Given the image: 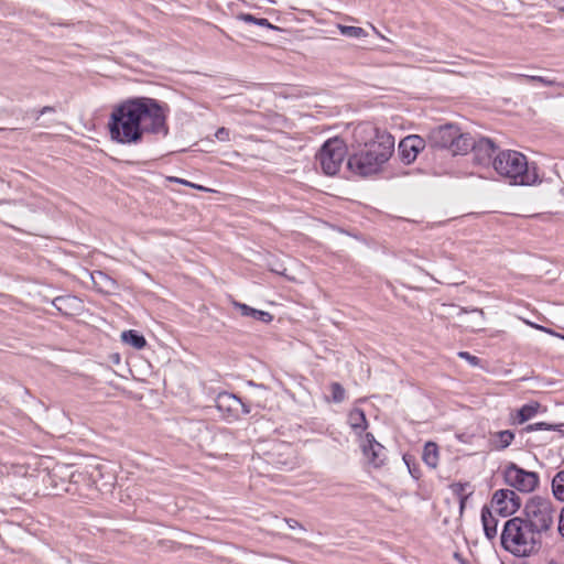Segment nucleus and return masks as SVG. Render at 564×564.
Here are the masks:
<instances>
[{"label":"nucleus","mask_w":564,"mask_h":564,"mask_svg":"<svg viewBox=\"0 0 564 564\" xmlns=\"http://www.w3.org/2000/svg\"><path fill=\"white\" fill-rule=\"evenodd\" d=\"M215 138L218 141L228 142L230 140V131H229V129H227L225 127H221V128L217 129V131L215 132Z\"/></svg>","instance_id":"33"},{"label":"nucleus","mask_w":564,"mask_h":564,"mask_svg":"<svg viewBox=\"0 0 564 564\" xmlns=\"http://www.w3.org/2000/svg\"><path fill=\"white\" fill-rule=\"evenodd\" d=\"M425 147V139L419 134H410L403 138L398 145V154L401 162L406 165L413 163Z\"/></svg>","instance_id":"12"},{"label":"nucleus","mask_w":564,"mask_h":564,"mask_svg":"<svg viewBox=\"0 0 564 564\" xmlns=\"http://www.w3.org/2000/svg\"><path fill=\"white\" fill-rule=\"evenodd\" d=\"M562 426H563V424H551V423H546V422H538V423L527 425L522 430V432L531 433L534 431H542V430L543 431H558V432L563 433V435H564V432L561 430Z\"/></svg>","instance_id":"29"},{"label":"nucleus","mask_w":564,"mask_h":564,"mask_svg":"<svg viewBox=\"0 0 564 564\" xmlns=\"http://www.w3.org/2000/svg\"><path fill=\"white\" fill-rule=\"evenodd\" d=\"M271 270H272V272H275V273H278V274H284L282 271H280V270H278V269H271Z\"/></svg>","instance_id":"43"},{"label":"nucleus","mask_w":564,"mask_h":564,"mask_svg":"<svg viewBox=\"0 0 564 564\" xmlns=\"http://www.w3.org/2000/svg\"><path fill=\"white\" fill-rule=\"evenodd\" d=\"M492 167L511 185L529 186L540 182L538 167L530 164L527 156L516 150H501L492 160Z\"/></svg>","instance_id":"4"},{"label":"nucleus","mask_w":564,"mask_h":564,"mask_svg":"<svg viewBox=\"0 0 564 564\" xmlns=\"http://www.w3.org/2000/svg\"><path fill=\"white\" fill-rule=\"evenodd\" d=\"M423 462L431 468H435L438 464V447L434 442H427L424 445Z\"/></svg>","instance_id":"22"},{"label":"nucleus","mask_w":564,"mask_h":564,"mask_svg":"<svg viewBox=\"0 0 564 564\" xmlns=\"http://www.w3.org/2000/svg\"><path fill=\"white\" fill-rule=\"evenodd\" d=\"M90 275L95 286L100 292L108 293L116 285V281L102 271H95Z\"/></svg>","instance_id":"21"},{"label":"nucleus","mask_w":564,"mask_h":564,"mask_svg":"<svg viewBox=\"0 0 564 564\" xmlns=\"http://www.w3.org/2000/svg\"><path fill=\"white\" fill-rule=\"evenodd\" d=\"M265 456L267 462L278 469H289L293 466L292 448L289 444H275Z\"/></svg>","instance_id":"15"},{"label":"nucleus","mask_w":564,"mask_h":564,"mask_svg":"<svg viewBox=\"0 0 564 564\" xmlns=\"http://www.w3.org/2000/svg\"><path fill=\"white\" fill-rule=\"evenodd\" d=\"M375 131V139L347 159V169L356 175L367 177L379 173L394 151V137L379 129Z\"/></svg>","instance_id":"1"},{"label":"nucleus","mask_w":564,"mask_h":564,"mask_svg":"<svg viewBox=\"0 0 564 564\" xmlns=\"http://www.w3.org/2000/svg\"><path fill=\"white\" fill-rule=\"evenodd\" d=\"M122 343L135 348L142 349L147 346L145 337L135 329H129L121 333Z\"/></svg>","instance_id":"20"},{"label":"nucleus","mask_w":564,"mask_h":564,"mask_svg":"<svg viewBox=\"0 0 564 564\" xmlns=\"http://www.w3.org/2000/svg\"><path fill=\"white\" fill-rule=\"evenodd\" d=\"M469 143L471 144L468 147V152L471 151L474 162L481 166H492L494 158L501 151L489 138L475 140L469 133Z\"/></svg>","instance_id":"11"},{"label":"nucleus","mask_w":564,"mask_h":564,"mask_svg":"<svg viewBox=\"0 0 564 564\" xmlns=\"http://www.w3.org/2000/svg\"><path fill=\"white\" fill-rule=\"evenodd\" d=\"M79 477H82V474L72 473L70 474V481L72 482H77Z\"/></svg>","instance_id":"40"},{"label":"nucleus","mask_w":564,"mask_h":564,"mask_svg":"<svg viewBox=\"0 0 564 564\" xmlns=\"http://www.w3.org/2000/svg\"><path fill=\"white\" fill-rule=\"evenodd\" d=\"M454 557L460 563V564H469L467 560H465L459 553H455Z\"/></svg>","instance_id":"39"},{"label":"nucleus","mask_w":564,"mask_h":564,"mask_svg":"<svg viewBox=\"0 0 564 564\" xmlns=\"http://www.w3.org/2000/svg\"><path fill=\"white\" fill-rule=\"evenodd\" d=\"M361 449L368 462L375 467H380L386 460V448L376 441L372 433H366Z\"/></svg>","instance_id":"14"},{"label":"nucleus","mask_w":564,"mask_h":564,"mask_svg":"<svg viewBox=\"0 0 564 564\" xmlns=\"http://www.w3.org/2000/svg\"><path fill=\"white\" fill-rule=\"evenodd\" d=\"M107 129L110 140L115 143L138 145L143 142L127 99L112 108L107 122Z\"/></svg>","instance_id":"5"},{"label":"nucleus","mask_w":564,"mask_h":564,"mask_svg":"<svg viewBox=\"0 0 564 564\" xmlns=\"http://www.w3.org/2000/svg\"><path fill=\"white\" fill-rule=\"evenodd\" d=\"M502 475L506 485L523 494L534 491L540 484L538 473L525 470L512 462L506 465Z\"/></svg>","instance_id":"9"},{"label":"nucleus","mask_w":564,"mask_h":564,"mask_svg":"<svg viewBox=\"0 0 564 564\" xmlns=\"http://www.w3.org/2000/svg\"><path fill=\"white\" fill-rule=\"evenodd\" d=\"M480 518L485 536L489 541L495 540L498 533V519L495 517L489 506L485 505L481 508Z\"/></svg>","instance_id":"17"},{"label":"nucleus","mask_w":564,"mask_h":564,"mask_svg":"<svg viewBox=\"0 0 564 564\" xmlns=\"http://www.w3.org/2000/svg\"><path fill=\"white\" fill-rule=\"evenodd\" d=\"M521 506L520 496L512 489H498L490 500V509H495V512L503 518L514 514Z\"/></svg>","instance_id":"10"},{"label":"nucleus","mask_w":564,"mask_h":564,"mask_svg":"<svg viewBox=\"0 0 564 564\" xmlns=\"http://www.w3.org/2000/svg\"><path fill=\"white\" fill-rule=\"evenodd\" d=\"M238 402L239 397L234 393L223 391L215 399V406L221 413L227 422L238 421Z\"/></svg>","instance_id":"13"},{"label":"nucleus","mask_w":564,"mask_h":564,"mask_svg":"<svg viewBox=\"0 0 564 564\" xmlns=\"http://www.w3.org/2000/svg\"><path fill=\"white\" fill-rule=\"evenodd\" d=\"M348 424L356 435L361 436L368 427V420L366 417L365 411L359 408L352 409L348 413Z\"/></svg>","instance_id":"19"},{"label":"nucleus","mask_w":564,"mask_h":564,"mask_svg":"<svg viewBox=\"0 0 564 564\" xmlns=\"http://www.w3.org/2000/svg\"><path fill=\"white\" fill-rule=\"evenodd\" d=\"M458 356L460 358L465 359L466 361H468V364L471 366L480 365V359L477 356L469 354L468 351H460V352H458Z\"/></svg>","instance_id":"34"},{"label":"nucleus","mask_w":564,"mask_h":564,"mask_svg":"<svg viewBox=\"0 0 564 564\" xmlns=\"http://www.w3.org/2000/svg\"><path fill=\"white\" fill-rule=\"evenodd\" d=\"M551 488L554 498L564 502V470H560L555 474L552 479Z\"/></svg>","instance_id":"25"},{"label":"nucleus","mask_w":564,"mask_h":564,"mask_svg":"<svg viewBox=\"0 0 564 564\" xmlns=\"http://www.w3.org/2000/svg\"><path fill=\"white\" fill-rule=\"evenodd\" d=\"M555 509L549 498L532 496L521 510L523 518L539 534L546 533L554 523Z\"/></svg>","instance_id":"7"},{"label":"nucleus","mask_w":564,"mask_h":564,"mask_svg":"<svg viewBox=\"0 0 564 564\" xmlns=\"http://www.w3.org/2000/svg\"><path fill=\"white\" fill-rule=\"evenodd\" d=\"M516 77L520 82L525 80V82H530V83H540L546 87H552V86H563L564 87V85L562 83L557 82L556 79H552V78L544 77V76L518 74V75H516Z\"/></svg>","instance_id":"26"},{"label":"nucleus","mask_w":564,"mask_h":564,"mask_svg":"<svg viewBox=\"0 0 564 564\" xmlns=\"http://www.w3.org/2000/svg\"><path fill=\"white\" fill-rule=\"evenodd\" d=\"M501 547L516 557H530L542 550V535L521 516L508 519L500 534Z\"/></svg>","instance_id":"3"},{"label":"nucleus","mask_w":564,"mask_h":564,"mask_svg":"<svg viewBox=\"0 0 564 564\" xmlns=\"http://www.w3.org/2000/svg\"><path fill=\"white\" fill-rule=\"evenodd\" d=\"M251 412V406L249 403L242 401V399L239 398V402H238V420H240L241 417L250 414Z\"/></svg>","instance_id":"32"},{"label":"nucleus","mask_w":564,"mask_h":564,"mask_svg":"<svg viewBox=\"0 0 564 564\" xmlns=\"http://www.w3.org/2000/svg\"><path fill=\"white\" fill-rule=\"evenodd\" d=\"M48 112H55V108L53 106H44L43 108L36 111L35 119L39 120L41 116Z\"/></svg>","instance_id":"36"},{"label":"nucleus","mask_w":564,"mask_h":564,"mask_svg":"<svg viewBox=\"0 0 564 564\" xmlns=\"http://www.w3.org/2000/svg\"><path fill=\"white\" fill-rule=\"evenodd\" d=\"M127 100L143 141L148 134L169 135L167 117L171 109L166 102L145 96L129 97Z\"/></svg>","instance_id":"2"},{"label":"nucleus","mask_w":564,"mask_h":564,"mask_svg":"<svg viewBox=\"0 0 564 564\" xmlns=\"http://www.w3.org/2000/svg\"><path fill=\"white\" fill-rule=\"evenodd\" d=\"M347 152L346 142L339 137H334L322 144L315 159L325 175L334 176L339 172Z\"/></svg>","instance_id":"8"},{"label":"nucleus","mask_w":564,"mask_h":564,"mask_svg":"<svg viewBox=\"0 0 564 564\" xmlns=\"http://www.w3.org/2000/svg\"><path fill=\"white\" fill-rule=\"evenodd\" d=\"M285 521L290 529H296V528L303 529L302 524L295 519L290 518V519H285Z\"/></svg>","instance_id":"38"},{"label":"nucleus","mask_w":564,"mask_h":564,"mask_svg":"<svg viewBox=\"0 0 564 564\" xmlns=\"http://www.w3.org/2000/svg\"><path fill=\"white\" fill-rule=\"evenodd\" d=\"M340 34L347 37L360 39L367 35V32L360 26H350L339 24Z\"/></svg>","instance_id":"30"},{"label":"nucleus","mask_w":564,"mask_h":564,"mask_svg":"<svg viewBox=\"0 0 564 564\" xmlns=\"http://www.w3.org/2000/svg\"><path fill=\"white\" fill-rule=\"evenodd\" d=\"M408 469H409V473H411L413 475L411 466H408Z\"/></svg>","instance_id":"44"},{"label":"nucleus","mask_w":564,"mask_h":564,"mask_svg":"<svg viewBox=\"0 0 564 564\" xmlns=\"http://www.w3.org/2000/svg\"><path fill=\"white\" fill-rule=\"evenodd\" d=\"M426 145L434 150H448L453 155L468 153L469 133L462 132L455 123H445L432 128L427 134Z\"/></svg>","instance_id":"6"},{"label":"nucleus","mask_w":564,"mask_h":564,"mask_svg":"<svg viewBox=\"0 0 564 564\" xmlns=\"http://www.w3.org/2000/svg\"><path fill=\"white\" fill-rule=\"evenodd\" d=\"M232 306L240 311V314L246 317H252L256 321H260L264 324H269L273 321V315L267 311L253 308L245 303L232 301Z\"/></svg>","instance_id":"18"},{"label":"nucleus","mask_w":564,"mask_h":564,"mask_svg":"<svg viewBox=\"0 0 564 564\" xmlns=\"http://www.w3.org/2000/svg\"><path fill=\"white\" fill-rule=\"evenodd\" d=\"M408 469H409V473H411L413 475L411 466H408Z\"/></svg>","instance_id":"45"},{"label":"nucleus","mask_w":564,"mask_h":564,"mask_svg":"<svg viewBox=\"0 0 564 564\" xmlns=\"http://www.w3.org/2000/svg\"><path fill=\"white\" fill-rule=\"evenodd\" d=\"M558 532L564 538V507L562 508V510L560 512Z\"/></svg>","instance_id":"37"},{"label":"nucleus","mask_w":564,"mask_h":564,"mask_svg":"<svg viewBox=\"0 0 564 564\" xmlns=\"http://www.w3.org/2000/svg\"><path fill=\"white\" fill-rule=\"evenodd\" d=\"M494 436L498 440V443L495 444L497 451L506 449L514 440V433L510 430L499 431Z\"/></svg>","instance_id":"27"},{"label":"nucleus","mask_w":564,"mask_h":564,"mask_svg":"<svg viewBox=\"0 0 564 564\" xmlns=\"http://www.w3.org/2000/svg\"><path fill=\"white\" fill-rule=\"evenodd\" d=\"M474 312L480 314V315H484V311L481 308H475Z\"/></svg>","instance_id":"41"},{"label":"nucleus","mask_w":564,"mask_h":564,"mask_svg":"<svg viewBox=\"0 0 564 564\" xmlns=\"http://www.w3.org/2000/svg\"><path fill=\"white\" fill-rule=\"evenodd\" d=\"M12 130H15V128H12V129H8V128H0V131H12Z\"/></svg>","instance_id":"42"},{"label":"nucleus","mask_w":564,"mask_h":564,"mask_svg":"<svg viewBox=\"0 0 564 564\" xmlns=\"http://www.w3.org/2000/svg\"><path fill=\"white\" fill-rule=\"evenodd\" d=\"M470 485L469 482H455V484H452L451 488H452V491L458 497L459 499V507H460V511L464 509L465 507V501L468 499V497L473 494V491H469L468 494H466V489L469 488Z\"/></svg>","instance_id":"28"},{"label":"nucleus","mask_w":564,"mask_h":564,"mask_svg":"<svg viewBox=\"0 0 564 564\" xmlns=\"http://www.w3.org/2000/svg\"><path fill=\"white\" fill-rule=\"evenodd\" d=\"M329 389L333 402L340 403L345 400L346 391L339 382H332Z\"/></svg>","instance_id":"31"},{"label":"nucleus","mask_w":564,"mask_h":564,"mask_svg":"<svg viewBox=\"0 0 564 564\" xmlns=\"http://www.w3.org/2000/svg\"><path fill=\"white\" fill-rule=\"evenodd\" d=\"M237 19L239 21H243L246 23H249V24H254V25H259V26H262V28H267L269 30H274V31H280L281 29L276 25H273L268 19L265 18H258V17H254L250 13H239L237 15Z\"/></svg>","instance_id":"23"},{"label":"nucleus","mask_w":564,"mask_h":564,"mask_svg":"<svg viewBox=\"0 0 564 564\" xmlns=\"http://www.w3.org/2000/svg\"><path fill=\"white\" fill-rule=\"evenodd\" d=\"M170 180H171V181H173V182H176V183H180V184L186 185V186H191V187H194V188L200 189V191H206V188H205L204 186L196 185V184H194V183H191V182L185 181V180H182V178L171 177Z\"/></svg>","instance_id":"35"},{"label":"nucleus","mask_w":564,"mask_h":564,"mask_svg":"<svg viewBox=\"0 0 564 564\" xmlns=\"http://www.w3.org/2000/svg\"><path fill=\"white\" fill-rule=\"evenodd\" d=\"M52 305L65 316H72L79 310L80 300L75 295H61L52 301Z\"/></svg>","instance_id":"16"},{"label":"nucleus","mask_w":564,"mask_h":564,"mask_svg":"<svg viewBox=\"0 0 564 564\" xmlns=\"http://www.w3.org/2000/svg\"><path fill=\"white\" fill-rule=\"evenodd\" d=\"M540 408V403L531 402L522 405L517 412V420L519 424H523L527 421L531 420Z\"/></svg>","instance_id":"24"}]
</instances>
